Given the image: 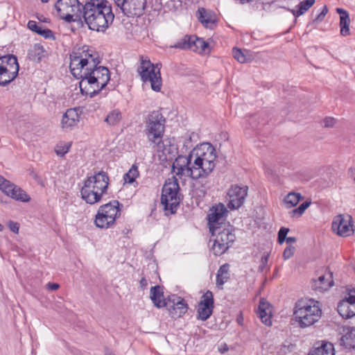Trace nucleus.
Masks as SVG:
<instances>
[{"label":"nucleus","mask_w":355,"mask_h":355,"mask_svg":"<svg viewBox=\"0 0 355 355\" xmlns=\"http://www.w3.org/2000/svg\"><path fill=\"white\" fill-rule=\"evenodd\" d=\"M100 62L98 53L86 46L83 47L82 51H73L70 55L71 73L80 79L81 93L91 98L99 94L110 79L109 69L99 66Z\"/></svg>","instance_id":"1"},{"label":"nucleus","mask_w":355,"mask_h":355,"mask_svg":"<svg viewBox=\"0 0 355 355\" xmlns=\"http://www.w3.org/2000/svg\"><path fill=\"white\" fill-rule=\"evenodd\" d=\"M215 148L209 143L200 144L188 155H178L172 165L173 171L177 175L189 177L201 184L205 194L209 189L211 182L208 177L216 164Z\"/></svg>","instance_id":"2"},{"label":"nucleus","mask_w":355,"mask_h":355,"mask_svg":"<svg viewBox=\"0 0 355 355\" xmlns=\"http://www.w3.org/2000/svg\"><path fill=\"white\" fill-rule=\"evenodd\" d=\"M82 15L89 28L98 32H105L114 19L107 0H87L83 6Z\"/></svg>","instance_id":"3"},{"label":"nucleus","mask_w":355,"mask_h":355,"mask_svg":"<svg viewBox=\"0 0 355 355\" xmlns=\"http://www.w3.org/2000/svg\"><path fill=\"white\" fill-rule=\"evenodd\" d=\"M109 183V176L103 171L87 177L80 189L81 198L89 205L99 202L107 193Z\"/></svg>","instance_id":"4"},{"label":"nucleus","mask_w":355,"mask_h":355,"mask_svg":"<svg viewBox=\"0 0 355 355\" xmlns=\"http://www.w3.org/2000/svg\"><path fill=\"white\" fill-rule=\"evenodd\" d=\"M165 122L166 119L160 112L153 111L148 117L145 130L148 141L153 144V148H156L157 151L163 153L167 150L162 139Z\"/></svg>","instance_id":"5"},{"label":"nucleus","mask_w":355,"mask_h":355,"mask_svg":"<svg viewBox=\"0 0 355 355\" xmlns=\"http://www.w3.org/2000/svg\"><path fill=\"white\" fill-rule=\"evenodd\" d=\"M293 316L299 327L305 328L314 324L320 319L322 309L318 301H298L295 306Z\"/></svg>","instance_id":"6"},{"label":"nucleus","mask_w":355,"mask_h":355,"mask_svg":"<svg viewBox=\"0 0 355 355\" xmlns=\"http://www.w3.org/2000/svg\"><path fill=\"white\" fill-rule=\"evenodd\" d=\"M209 232L211 234L209 241H213L211 250L216 256L224 254L236 240L234 229L230 223L213 227Z\"/></svg>","instance_id":"7"},{"label":"nucleus","mask_w":355,"mask_h":355,"mask_svg":"<svg viewBox=\"0 0 355 355\" xmlns=\"http://www.w3.org/2000/svg\"><path fill=\"white\" fill-rule=\"evenodd\" d=\"M180 186L178 179L173 176L168 178L162 188L161 203L166 214H174L180 204Z\"/></svg>","instance_id":"8"},{"label":"nucleus","mask_w":355,"mask_h":355,"mask_svg":"<svg viewBox=\"0 0 355 355\" xmlns=\"http://www.w3.org/2000/svg\"><path fill=\"white\" fill-rule=\"evenodd\" d=\"M120 215L119 202L117 200H113L98 208L95 216V225L101 229L110 228L115 223L116 219Z\"/></svg>","instance_id":"9"},{"label":"nucleus","mask_w":355,"mask_h":355,"mask_svg":"<svg viewBox=\"0 0 355 355\" xmlns=\"http://www.w3.org/2000/svg\"><path fill=\"white\" fill-rule=\"evenodd\" d=\"M137 71L144 83H150V87L153 91H160L162 78L158 64L154 65L149 60H144L142 57Z\"/></svg>","instance_id":"10"},{"label":"nucleus","mask_w":355,"mask_h":355,"mask_svg":"<svg viewBox=\"0 0 355 355\" xmlns=\"http://www.w3.org/2000/svg\"><path fill=\"white\" fill-rule=\"evenodd\" d=\"M19 66L15 55L8 54L0 56V86L6 87L17 76Z\"/></svg>","instance_id":"11"},{"label":"nucleus","mask_w":355,"mask_h":355,"mask_svg":"<svg viewBox=\"0 0 355 355\" xmlns=\"http://www.w3.org/2000/svg\"><path fill=\"white\" fill-rule=\"evenodd\" d=\"M55 8L60 17L67 22L76 21L82 16L83 6L78 0H58Z\"/></svg>","instance_id":"12"},{"label":"nucleus","mask_w":355,"mask_h":355,"mask_svg":"<svg viewBox=\"0 0 355 355\" xmlns=\"http://www.w3.org/2000/svg\"><path fill=\"white\" fill-rule=\"evenodd\" d=\"M121 12L128 17H140L146 7V0H113Z\"/></svg>","instance_id":"13"},{"label":"nucleus","mask_w":355,"mask_h":355,"mask_svg":"<svg viewBox=\"0 0 355 355\" xmlns=\"http://www.w3.org/2000/svg\"><path fill=\"white\" fill-rule=\"evenodd\" d=\"M0 190L6 196L19 201L28 202L30 198L21 188L0 175Z\"/></svg>","instance_id":"14"},{"label":"nucleus","mask_w":355,"mask_h":355,"mask_svg":"<svg viewBox=\"0 0 355 355\" xmlns=\"http://www.w3.org/2000/svg\"><path fill=\"white\" fill-rule=\"evenodd\" d=\"M332 230L338 235L347 237L354 233L352 218L349 215L345 217L343 215L336 216L332 222Z\"/></svg>","instance_id":"15"},{"label":"nucleus","mask_w":355,"mask_h":355,"mask_svg":"<svg viewBox=\"0 0 355 355\" xmlns=\"http://www.w3.org/2000/svg\"><path fill=\"white\" fill-rule=\"evenodd\" d=\"M248 187L232 185L228 191L230 200L227 207L230 209H239L243 204L248 194Z\"/></svg>","instance_id":"16"},{"label":"nucleus","mask_w":355,"mask_h":355,"mask_svg":"<svg viewBox=\"0 0 355 355\" xmlns=\"http://www.w3.org/2000/svg\"><path fill=\"white\" fill-rule=\"evenodd\" d=\"M165 307L168 311L169 315L174 318L182 317L188 310V304L184 300L175 295L168 297Z\"/></svg>","instance_id":"17"},{"label":"nucleus","mask_w":355,"mask_h":355,"mask_svg":"<svg viewBox=\"0 0 355 355\" xmlns=\"http://www.w3.org/2000/svg\"><path fill=\"white\" fill-rule=\"evenodd\" d=\"M227 211V208L222 203L216 205L210 209L207 216L209 230L213 227H216L227 223L225 222Z\"/></svg>","instance_id":"18"},{"label":"nucleus","mask_w":355,"mask_h":355,"mask_svg":"<svg viewBox=\"0 0 355 355\" xmlns=\"http://www.w3.org/2000/svg\"><path fill=\"white\" fill-rule=\"evenodd\" d=\"M332 278V273L327 272L324 275H320L318 279L313 280L311 287L313 290L319 292L327 291L334 285Z\"/></svg>","instance_id":"19"},{"label":"nucleus","mask_w":355,"mask_h":355,"mask_svg":"<svg viewBox=\"0 0 355 355\" xmlns=\"http://www.w3.org/2000/svg\"><path fill=\"white\" fill-rule=\"evenodd\" d=\"M79 110L77 108L68 109L62 119V128L69 129L76 125L80 121Z\"/></svg>","instance_id":"20"},{"label":"nucleus","mask_w":355,"mask_h":355,"mask_svg":"<svg viewBox=\"0 0 355 355\" xmlns=\"http://www.w3.org/2000/svg\"><path fill=\"white\" fill-rule=\"evenodd\" d=\"M150 298L154 306L158 309L165 307L167 304L168 297L164 298L163 288L159 285L150 288Z\"/></svg>","instance_id":"21"},{"label":"nucleus","mask_w":355,"mask_h":355,"mask_svg":"<svg viewBox=\"0 0 355 355\" xmlns=\"http://www.w3.org/2000/svg\"><path fill=\"white\" fill-rule=\"evenodd\" d=\"M257 313L263 324L267 326L271 325L270 311L269 310V304L268 302L261 300L259 302Z\"/></svg>","instance_id":"22"},{"label":"nucleus","mask_w":355,"mask_h":355,"mask_svg":"<svg viewBox=\"0 0 355 355\" xmlns=\"http://www.w3.org/2000/svg\"><path fill=\"white\" fill-rule=\"evenodd\" d=\"M337 12L340 15V34L343 36L349 35L350 19L347 11L343 8H337Z\"/></svg>","instance_id":"23"},{"label":"nucleus","mask_w":355,"mask_h":355,"mask_svg":"<svg viewBox=\"0 0 355 355\" xmlns=\"http://www.w3.org/2000/svg\"><path fill=\"white\" fill-rule=\"evenodd\" d=\"M338 313L343 318H350L355 315V305L349 302L340 301L337 307Z\"/></svg>","instance_id":"24"},{"label":"nucleus","mask_w":355,"mask_h":355,"mask_svg":"<svg viewBox=\"0 0 355 355\" xmlns=\"http://www.w3.org/2000/svg\"><path fill=\"white\" fill-rule=\"evenodd\" d=\"M197 13L199 21L206 28H211L216 21L214 16L209 11L203 8H199Z\"/></svg>","instance_id":"25"},{"label":"nucleus","mask_w":355,"mask_h":355,"mask_svg":"<svg viewBox=\"0 0 355 355\" xmlns=\"http://www.w3.org/2000/svg\"><path fill=\"white\" fill-rule=\"evenodd\" d=\"M345 334L342 336L340 342L346 348L355 349V327H347Z\"/></svg>","instance_id":"26"},{"label":"nucleus","mask_w":355,"mask_h":355,"mask_svg":"<svg viewBox=\"0 0 355 355\" xmlns=\"http://www.w3.org/2000/svg\"><path fill=\"white\" fill-rule=\"evenodd\" d=\"M45 50L40 44H35L28 51V58L34 62H39L45 56Z\"/></svg>","instance_id":"27"},{"label":"nucleus","mask_w":355,"mask_h":355,"mask_svg":"<svg viewBox=\"0 0 355 355\" xmlns=\"http://www.w3.org/2000/svg\"><path fill=\"white\" fill-rule=\"evenodd\" d=\"M229 268V264L225 263L218 270L216 274V286L220 288H223L224 284L230 279Z\"/></svg>","instance_id":"28"},{"label":"nucleus","mask_w":355,"mask_h":355,"mask_svg":"<svg viewBox=\"0 0 355 355\" xmlns=\"http://www.w3.org/2000/svg\"><path fill=\"white\" fill-rule=\"evenodd\" d=\"M308 355H335L334 345L330 343H322L319 347H314Z\"/></svg>","instance_id":"29"},{"label":"nucleus","mask_w":355,"mask_h":355,"mask_svg":"<svg viewBox=\"0 0 355 355\" xmlns=\"http://www.w3.org/2000/svg\"><path fill=\"white\" fill-rule=\"evenodd\" d=\"M209 49L208 42H205L202 38H199L196 35H193L192 44L191 46V51L194 52L202 53Z\"/></svg>","instance_id":"30"},{"label":"nucleus","mask_w":355,"mask_h":355,"mask_svg":"<svg viewBox=\"0 0 355 355\" xmlns=\"http://www.w3.org/2000/svg\"><path fill=\"white\" fill-rule=\"evenodd\" d=\"M302 198L300 193L291 192L284 197L283 202L287 209H290L296 206Z\"/></svg>","instance_id":"31"},{"label":"nucleus","mask_w":355,"mask_h":355,"mask_svg":"<svg viewBox=\"0 0 355 355\" xmlns=\"http://www.w3.org/2000/svg\"><path fill=\"white\" fill-rule=\"evenodd\" d=\"M121 113L119 110H114L107 115L105 121L110 125H115L121 120Z\"/></svg>","instance_id":"32"},{"label":"nucleus","mask_w":355,"mask_h":355,"mask_svg":"<svg viewBox=\"0 0 355 355\" xmlns=\"http://www.w3.org/2000/svg\"><path fill=\"white\" fill-rule=\"evenodd\" d=\"M193 35H185L178 40L175 44L171 46L172 48L180 49H191Z\"/></svg>","instance_id":"33"},{"label":"nucleus","mask_w":355,"mask_h":355,"mask_svg":"<svg viewBox=\"0 0 355 355\" xmlns=\"http://www.w3.org/2000/svg\"><path fill=\"white\" fill-rule=\"evenodd\" d=\"M315 3V0H304L297 6L298 9L293 10V13L295 16L299 17L307 11Z\"/></svg>","instance_id":"34"},{"label":"nucleus","mask_w":355,"mask_h":355,"mask_svg":"<svg viewBox=\"0 0 355 355\" xmlns=\"http://www.w3.org/2000/svg\"><path fill=\"white\" fill-rule=\"evenodd\" d=\"M214 307L207 305H198V318L202 321L207 320L212 314Z\"/></svg>","instance_id":"35"},{"label":"nucleus","mask_w":355,"mask_h":355,"mask_svg":"<svg viewBox=\"0 0 355 355\" xmlns=\"http://www.w3.org/2000/svg\"><path fill=\"white\" fill-rule=\"evenodd\" d=\"M139 176V171L136 165H132L130 170L124 175L123 179L125 182L132 184Z\"/></svg>","instance_id":"36"},{"label":"nucleus","mask_w":355,"mask_h":355,"mask_svg":"<svg viewBox=\"0 0 355 355\" xmlns=\"http://www.w3.org/2000/svg\"><path fill=\"white\" fill-rule=\"evenodd\" d=\"M310 205H311L310 201H306V202L302 203L297 208L291 210L289 212V215L292 218H294L296 216L297 217L301 216L304 214L305 210L310 206Z\"/></svg>","instance_id":"37"},{"label":"nucleus","mask_w":355,"mask_h":355,"mask_svg":"<svg viewBox=\"0 0 355 355\" xmlns=\"http://www.w3.org/2000/svg\"><path fill=\"white\" fill-rule=\"evenodd\" d=\"M198 305H207L214 307V295L211 291H207L201 297Z\"/></svg>","instance_id":"38"},{"label":"nucleus","mask_w":355,"mask_h":355,"mask_svg":"<svg viewBox=\"0 0 355 355\" xmlns=\"http://www.w3.org/2000/svg\"><path fill=\"white\" fill-rule=\"evenodd\" d=\"M232 53L234 58L240 63H245L250 60V58L247 57L241 49L234 48L232 50Z\"/></svg>","instance_id":"39"},{"label":"nucleus","mask_w":355,"mask_h":355,"mask_svg":"<svg viewBox=\"0 0 355 355\" xmlns=\"http://www.w3.org/2000/svg\"><path fill=\"white\" fill-rule=\"evenodd\" d=\"M27 26L31 31L36 33L38 35H39V32H40L41 30L43 28L42 26L38 25V24L35 21H33V20H30L28 22Z\"/></svg>","instance_id":"40"},{"label":"nucleus","mask_w":355,"mask_h":355,"mask_svg":"<svg viewBox=\"0 0 355 355\" xmlns=\"http://www.w3.org/2000/svg\"><path fill=\"white\" fill-rule=\"evenodd\" d=\"M70 147L71 144L57 146L55 150L58 155L64 156L66 153L69 152Z\"/></svg>","instance_id":"41"},{"label":"nucleus","mask_w":355,"mask_h":355,"mask_svg":"<svg viewBox=\"0 0 355 355\" xmlns=\"http://www.w3.org/2000/svg\"><path fill=\"white\" fill-rule=\"evenodd\" d=\"M39 35L44 37L45 39L55 40V37H54L53 31L49 28H43L41 30V31L39 32Z\"/></svg>","instance_id":"42"},{"label":"nucleus","mask_w":355,"mask_h":355,"mask_svg":"<svg viewBox=\"0 0 355 355\" xmlns=\"http://www.w3.org/2000/svg\"><path fill=\"white\" fill-rule=\"evenodd\" d=\"M269 255L267 254L261 257V263L259 266L258 270L261 272H263L265 268L266 267L268 261Z\"/></svg>","instance_id":"43"},{"label":"nucleus","mask_w":355,"mask_h":355,"mask_svg":"<svg viewBox=\"0 0 355 355\" xmlns=\"http://www.w3.org/2000/svg\"><path fill=\"white\" fill-rule=\"evenodd\" d=\"M294 251H295V247H293V246L287 247L284 250V253H283V257H284V259H290L293 255Z\"/></svg>","instance_id":"44"},{"label":"nucleus","mask_w":355,"mask_h":355,"mask_svg":"<svg viewBox=\"0 0 355 355\" xmlns=\"http://www.w3.org/2000/svg\"><path fill=\"white\" fill-rule=\"evenodd\" d=\"M8 227L14 233L17 234L19 232V223L13 221L8 222Z\"/></svg>","instance_id":"45"},{"label":"nucleus","mask_w":355,"mask_h":355,"mask_svg":"<svg viewBox=\"0 0 355 355\" xmlns=\"http://www.w3.org/2000/svg\"><path fill=\"white\" fill-rule=\"evenodd\" d=\"M257 119H258V116H257V115H253V116H250L248 122H249L250 126L252 128H257L258 124L259 123L258 121H257Z\"/></svg>","instance_id":"46"},{"label":"nucleus","mask_w":355,"mask_h":355,"mask_svg":"<svg viewBox=\"0 0 355 355\" xmlns=\"http://www.w3.org/2000/svg\"><path fill=\"white\" fill-rule=\"evenodd\" d=\"M335 121V119L332 117H326L323 121L324 126L327 128L333 127Z\"/></svg>","instance_id":"47"},{"label":"nucleus","mask_w":355,"mask_h":355,"mask_svg":"<svg viewBox=\"0 0 355 355\" xmlns=\"http://www.w3.org/2000/svg\"><path fill=\"white\" fill-rule=\"evenodd\" d=\"M289 231V229L288 228H286V227H282L279 232H278V236L279 237H286V235L288 234Z\"/></svg>","instance_id":"48"},{"label":"nucleus","mask_w":355,"mask_h":355,"mask_svg":"<svg viewBox=\"0 0 355 355\" xmlns=\"http://www.w3.org/2000/svg\"><path fill=\"white\" fill-rule=\"evenodd\" d=\"M354 293H355V291H354ZM343 301L349 302L352 303V304L355 305V295L350 293L349 297L346 298V300H343Z\"/></svg>","instance_id":"49"},{"label":"nucleus","mask_w":355,"mask_h":355,"mask_svg":"<svg viewBox=\"0 0 355 355\" xmlns=\"http://www.w3.org/2000/svg\"><path fill=\"white\" fill-rule=\"evenodd\" d=\"M59 287V284L56 283H49L47 284V288L51 291H56L57 289H58Z\"/></svg>","instance_id":"50"},{"label":"nucleus","mask_w":355,"mask_h":355,"mask_svg":"<svg viewBox=\"0 0 355 355\" xmlns=\"http://www.w3.org/2000/svg\"><path fill=\"white\" fill-rule=\"evenodd\" d=\"M140 287L142 289H145L148 286V281L145 277H142L139 282Z\"/></svg>","instance_id":"51"},{"label":"nucleus","mask_w":355,"mask_h":355,"mask_svg":"<svg viewBox=\"0 0 355 355\" xmlns=\"http://www.w3.org/2000/svg\"><path fill=\"white\" fill-rule=\"evenodd\" d=\"M327 12V8L326 6H324L323 10L318 15L317 19H321L324 18V17L326 15Z\"/></svg>","instance_id":"52"},{"label":"nucleus","mask_w":355,"mask_h":355,"mask_svg":"<svg viewBox=\"0 0 355 355\" xmlns=\"http://www.w3.org/2000/svg\"><path fill=\"white\" fill-rule=\"evenodd\" d=\"M296 242V239L295 237L289 236L286 237V243L288 244H291Z\"/></svg>","instance_id":"53"},{"label":"nucleus","mask_w":355,"mask_h":355,"mask_svg":"<svg viewBox=\"0 0 355 355\" xmlns=\"http://www.w3.org/2000/svg\"><path fill=\"white\" fill-rule=\"evenodd\" d=\"M228 350V347L226 344H224L223 346L219 348V351L220 353L224 354Z\"/></svg>","instance_id":"54"},{"label":"nucleus","mask_w":355,"mask_h":355,"mask_svg":"<svg viewBox=\"0 0 355 355\" xmlns=\"http://www.w3.org/2000/svg\"><path fill=\"white\" fill-rule=\"evenodd\" d=\"M284 241H286V237H279V236H278V242H279V243L282 244V243H283V242H284Z\"/></svg>","instance_id":"55"},{"label":"nucleus","mask_w":355,"mask_h":355,"mask_svg":"<svg viewBox=\"0 0 355 355\" xmlns=\"http://www.w3.org/2000/svg\"><path fill=\"white\" fill-rule=\"evenodd\" d=\"M43 3H47L49 0H41Z\"/></svg>","instance_id":"56"},{"label":"nucleus","mask_w":355,"mask_h":355,"mask_svg":"<svg viewBox=\"0 0 355 355\" xmlns=\"http://www.w3.org/2000/svg\"><path fill=\"white\" fill-rule=\"evenodd\" d=\"M3 230V226L1 225V224H0V232L2 231Z\"/></svg>","instance_id":"57"},{"label":"nucleus","mask_w":355,"mask_h":355,"mask_svg":"<svg viewBox=\"0 0 355 355\" xmlns=\"http://www.w3.org/2000/svg\"><path fill=\"white\" fill-rule=\"evenodd\" d=\"M106 355H114V354L112 353H108V354H106Z\"/></svg>","instance_id":"58"},{"label":"nucleus","mask_w":355,"mask_h":355,"mask_svg":"<svg viewBox=\"0 0 355 355\" xmlns=\"http://www.w3.org/2000/svg\"><path fill=\"white\" fill-rule=\"evenodd\" d=\"M238 322H241V320L237 319Z\"/></svg>","instance_id":"59"},{"label":"nucleus","mask_w":355,"mask_h":355,"mask_svg":"<svg viewBox=\"0 0 355 355\" xmlns=\"http://www.w3.org/2000/svg\"><path fill=\"white\" fill-rule=\"evenodd\" d=\"M238 322H241V320L237 319Z\"/></svg>","instance_id":"60"},{"label":"nucleus","mask_w":355,"mask_h":355,"mask_svg":"<svg viewBox=\"0 0 355 355\" xmlns=\"http://www.w3.org/2000/svg\"><path fill=\"white\" fill-rule=\"evenodd\" d=\"M238 322H241V320L237 319Z\"/></svg>","instance_id":"61"}]
</instances>
